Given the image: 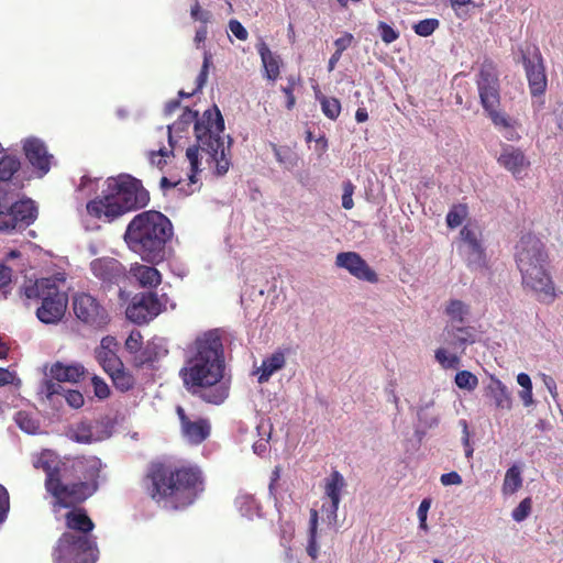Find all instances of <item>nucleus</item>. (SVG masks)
I'll return each mask as SVG.
<instances>
[{"label":"nucleus","mask_w":563,"mask_h":563,"mask_svg":"<svg viewBox=\"0 0 563 563\" xmlns=\"http://www.w3.org/2000/svg\"><path fill=\"white\" fill-rule=\"evenodd\" d=\"M295 85H296V78L294 76H290V77H288V85L283 86L280 88L287 98L286 107L289 110L295 106V102H296V99L294 96Z\"/></svg>","instance_id":"nucleus-52"},{"label":"nucleus","mask_w":563,"mask_h":563,"mask_svg":"<svg viewBox=\"0 0 563 563\" xmlns=\"http://www.w3.org/2000/svg\"><path fill=\"white\" fill-rule=\"evenodd\" d=\"M10 508L9 493L3 485L0 484V522L7 518Z\"/></svg>","instance_id":"nucleus-54"},{"label":"nucleus","mask_w":563,"mask_h":563,"mask_svg":"<svg viewBox=\"0 0 563 563\" xmlns=\"http://www.w3.org/2000/svg\"><path fill=\"white\" fill-rule=\"evenodd\" d=\"M450 2L459 18L466 19L468 16L470 10L467 5L471 3V0H450Z\"/></svg>","instance_id":"nucleus-57"},{"label":"nucleus","mask_w":563,"mask_h":563,"mask_svg":"<svg viewBox=\"0 0 563 563\" xmlns=\"http://www.w3.org/2000/svg\"><path fill=\"white\" fill-rule=\"evenodd\" d=\"M497 161L500 166L510 172L517 179H521L530 166V162L525 153L520 148L510 145L503 147Z\"/></svg>","instance_id":"nucleus-22"},{"label":"nucleus","mask_w":563,"mask_h":563,"mask_svg":"<svg viewBox=\"0 0 563 563\" xmlns=\"http://www.w3.org/2000/svg\"><path fill=\"white\" fill-rule=\"evenodd\" d=\"M229 30L239 40H242V41L246 40V29L238 20H231L229 22Z\"/></svg>","instance_id":"nucleus-61"},{"label":"nucleus","mask_w":563,"mask_h":563,"mask_svg":"<svg viewBox=\"0 0 563 563\" xmlns=\"http://www.w3.org/2000/svg\"><path fill=\"white\" fill-rule=\"evenodd\" d=\"M11 278L12 269L3 264H0V290L10 285Z\"/></svg>","instance_id":"nucleus-62"},{"label":"nucleus","mask_w":563,"mask_h":563,"mask_svg":"<svg viewBox=\"0 0 563 563\" xmlns=\"http://www.w3.org/2000/svg\"><path fill=\"white\" fill-rule=\"evenodd\" d=\"M439 20L437 19L421 20L413 25V31L419 36L427 37L430 36L439 27Z\"/></svg>","instance_id":"nucleus-45"},{"label":"nucleus","mask_w":563,"mask_h":563,"mask_svg":"<svg viewBox=\"0 0 563 563\" xmlns=\"http://www.w3.org/2000/svg\"><path fill=\"white\" fill-rule=\"evenodd\" d=\"M71 510L65 515V526L76 534L91 536V531L95 529V523L87 515L86 509L78 508L77 506L70 507Z\"/></svg>","instance_id":"nucleus-26"},{"label":"nucleus","mask_w":563,"mask_h":563,"mask_svg":"<svg viewBox=\"0 0 563 563\" xmlns=\"http://www.w3.org/2000/svg\"><path fill=\"white\" fill-rule=\"evenodd\" d=\"M108 375L111 377L114 387L122 393L131 390L135 385L134 376L125 371L124 365Z\"/></svg>","instance_id":"nucleus-34"},{"label":"nucleus","mask_w":563,"mask_h":563,"mask_svg":"<svg viewBox=\"0 0 563 563\" xmlns=\"http://www.w3.org/2000/svg\"><path fill=\"white\" fill-rule=\"evenodd\" d=\"M335 265L340 268L346 269L357 279L368 283H376L378 280L377 274L356 252L339 253L335 257Z\"/></svg>","instance_id":"nucleus-18"},{"label":"nucleus","mask_w":563,"mask_h":563,"mask_svg":"<svg viewBox=\"0 0 563 563\" xmlns=\"http://www.w3.org/2000/svg\"><path fill=\"white\" fill-rule=\"evenodd\" d=\"M261 439L253 444V452L258 456H263L268 452L272 426L267 420H261L256 427Z\"/></svg>","instance_id":"nucleus-33"},{"label":"nucleus","mask_w":563,"mask_h":563,"mask_svg":"<svg viewBox=\"0 0 563 563\" xmlns=\"http://www.w3.org/2000/svg\"><path fill=\"white\" fill-rule=\"evenodd\" d=\"M85 371L81 365H64L55 363L51 367V375L53 379L58 382L77 383L84 375Z\"/></svg>","instance_id":"nucleus-30"},{"label":"nucleus","mask_w":563,"mask_h":563,"mask_svg":"<svg viewBox=\"0 0 563 563\" xmlns=\"http://www.w3.org/2000/svg\"><path fill=\"white\" fill-rule=\"evenodd\" d=\"M14 378L15 374L13 372L0 367V387L12 384Z\"/></svg>","instance_id":"nucleus-63"},{"label":"nucleus","mask_w":563,"mask_h":563,"mask_svg":"<svg viewBox=\"0 0 563 563\" xmlns=\"http://www.w3.org/2000/svg\"><path fill=\"white\" fill-rule=\"evenodd\" d=\"M181 119L185 123L195 121L197 145L189 146L186 151V156L190 163V181L196 183L195 175L199 170L200 154L201 157H206L208 164H216L219 175L225 174L230 166V161L227 157L229 146H224L220 135L224 130V121L220 110L217 107L212 110H206L202 117L198 119V112L186 109Z\"/></svg>","instance_id":"nucleus-3"},{"label":"nucleus","mask_w":563,"mask_h":563,"mask_svg":"<svg viewBox=\"0 0 563 563\" xmlns=\"http://www.w3.org/2000/svg\"><path fill=\"white\" fill-rule=\"evenodd\" d=\"M64 394L67 404L73 408L78 409L85 402L84 396L78 390H65Z\"/></svg>","instance_id":"nucleus-55"},{"label":"nucleus","mask_w":563,"mask_h":563,"mask_svg":"<svg viewBox=\"0 0 563 563\" xmlns=\"http://www.w3.org/2000/svg\"><path fill=\"white\" fill-rule=\"evenodd\" d=\"M73 474L79 479L65 484L67 488L59 498V510L78 506L92 496L99 488L102 463L96 456H76L69 465Z\"/></svg>","instance_id":"nucleus-8"},{"label":"nucleus","mask_w":563,"mask_h":563,"mask_svg":"<svg viewBox=\"0 0 563 563\" xmlns=\"http://www.w3.org/2000/svg\"><path fill=\"white\" fill-rule=\"evenodd\" d=\"M441 341L452 351L463 353L467 345L475 343L476 335L472 327L446 324L441 334Z\"/></svg>","instance_id":"nucleus-21"},{"label":"nucleus","mask_w":563,"mask_h":563,"mask_svg":"<svg viewBox=\"0 0 563 563\" xmlns=\"http://www.w3.org/2000/svg\"><path fill=\"white\" fill-rule=\"evenodd\" d=\"M340 503L330 501L329 505H322V512L324 514V521L329 526H335L338 521V510Z\"/></svg>","instance_id":"nucleus-49"},{"label":"nucleus","mask_w":563,"mask_h":563,"mask_svg":"<svg viewBox=\"0 0 563 563\" xmlns=\"http://www.w3.org/2000/svg\"><path fill=\"white\" fill-rule=\"evenodd\" d=\"M454 382L461 389L474 390L478 385V378L470 371H460L456 373Z\"/></svg>","instance_id":"nucleus-44"},{"label":"nucleus","mask_w":563,"mask_h":563,"mask_svg":"<svg viewBox=\"0 0 563 563\" xmlns=\"http://www.w3.org/2000/svg\"><path fill=\"white\" fill-rule=\"evenodd\" d=\"M477 88L481 103L489 118L499 113V81L490 65H484L481 68L477 78Z\"/></svg>","instance_id":"nucleus-14"},{"label":"nucleus","mask_w":563,"mask_h":563,"mask_svg":"<svg viewBox=\"0 0 563 563\" xmlns=\"http://www.w3.org/2000/svg\"><path fill=\"white\" fill-rule=\"evenodd\" d=\"M195 349L196 353L179 372L184 386L203 401L220 405L228 397V387L221 383L224 355L219 330H210L198 336Z\"/></svg>","instance_id":"nucleus-1"},{"label":"nucleus","mask_w":563,"mask_h":563,"mask_svg":"<svg viewBox=\"0 0 563 563\" xmlns=\"http://www.w3.org/2000/svg\"><path fill=\"white\" fill-rule=\"evenodd\" d=\"M21 168L20 158L15 155H3L0 159V181H9Z\"/></svg>","instance_id":"nucleus-38"},{"label":"nucleus","mask_w":563,"mask_h":563,"mask_svg":"<svg viewBox=\"0 0 563 563\" xmlns=\"http://www.w3.org/2000/svg\"><path fill=\"white\" fill-rule=\"evenodd\" d=\"M286 366V354L278 349L272 354L266 355L261 365H253L252 375L256 377L260 384L269 382L272 376Z\"/></svg>","instance_id":"nucleus-23"},{"label":"nucleus","mask_w":563,"mask_h":563,"mask_svg":"<svg viewBox=\"0 0 563 563\" xmlns=\"http://www.w3.org/2000/svg\"><path fill=\"white\" fill-rule=\"evenodd\" d=\"M494 125L499 130V132L504 135L508 141H517L520 139V134L517 131V123L515 120L510 119L504 112H499L493 117H490Z\"/></svg>","instance_id":"nucleus-32"},{"label":"nucleus","mask_w":563,"mask_h":563,"mask_svg":"<svg viewBox=\"0 0 563 563\" xmlns=\"http://www.w3.org/2000/svg\"><path fill=\"white\" fill-rule=\"evenodd\" d=\"M37 210L32 200L15 201L13 192L0 187V231H12L30 225Z\"/></svg>","instance_id":"nucleus-10"},{"label":"nucleus","mask_w":563,"mask_h":563,"mask_svg":"<svg viewBox=\"0 0 563 563\" xmlns=\"http://www.w3.org/2000/svg\"><path fill=\"white\" fill-rule=\"evenodd\" d=\"M117 347L115 338L107 335L101 339L100 345L95 350L96 360L107 374L123 365L117 355Z\"/></svg>","instance_id":"nucleus-24"},{"label":"nucleus","mask_w":563,"mask_h":563,"mask_svg":"<svg viewBox=\"0 0 563 563\" xmlns=\"http://www.w3.org/2000/svg\"><path fill=\"white\" fill-rule=\"evenodd\" d=\"M32 465L34 468L42 470L45 473V489L53 497L52 510L54 514H57L59 511L62 493L67 489L62 481V462L58 455L52 450H42L33 455Z\"/></svg>","instance_id":"nucleus-11"},{"label":"nucleus","mask_w":563,"mask_h":563,"mask_svg":"<svg viewBox=\"0 0 563 563\" xmlns=\"http://www.w3.org/2000/svg\"><path fill=\"white\" fill-rule=\"evenodd\" d=\"M130 273L144 288H156L162 283V275L153 265L135 263Z\"/></svg>","instance_id":"nucleus-27"},{"label":"nucleus","mask_w":563,"mask_h":563,"mask_svg":"<svg viewBox=\"0 0 563 563\" xmlns=\"http://www.w3.org/2000/svg\"><path fill=\"white\" fill-rule=\"evenodd\" d=\"M444 313L448 317L446 324L463 325L470 314V307L459 299H451L446 302Z\"/></svg>","instance_id":"nucleus-29"},{"label":"nucleus","mask_w":563,"mask_h":563,"mask_svg":"<svg viewBox=\"0 0 563 563\" xmlns=\"http://www.w3.org/2000/svg\"><path fill=\"white\" fill-rule=\"evenodd\" d=\"M190 14H191V18L194 20L200 21L203 24L208 23L209 20H210V16H211L209 11H206V10L201 9L200 3H199L198 0H195V3H194V5L191 7V10H190Z\"/></svg>","instance_id":"nucleus-53"},{"label":"nucleus","mask_w":563,"mask_h":563,"mask_svg":"<svg viewBox=\"0 0 563 563\" xmlns=\"http://www.w3.org/2000/svg\"><path fill=\"white\" fill-rule=\"evenodd\" d=\"M353 35L351 33H344L341 37L334 41L335 52L343 53L353 42Z\"/></svg>","instance_id":"nucleus-60"},{"label":"nucleus","mask_w":563,"mask_h":563,"mask_svg":"<svg viewBox=\"0 0 563 563\" xmlns=\"http://www.w3.org/2000/svg\"><path fill=\"white\" fill-rule=\"evenodd\" d=\"M58 282L64 283L65 278L53 276L29 280L22 288L27 300L41 302L36 309V317L45 324L59 322L67 309L68 296L60 289Z\"/></svg>","instance_id":"nucleus-7"},{"label":"nucleus","mask_w":563,"mask_h":563,"mask_svg":"<svg viewBox=\"0 0 563 563\" xmlns=\"http://www.w3.org/2000/svg\"><path fill=\"white\" fill-rule=\"evenodd\" d=\"M70 439L84 444H89L93 440L91 426L86 422L77 423L71 430Z\"/></svg>","instance_id":"nucleus-41"},{"label":"nucleus","mask_w":563,"mask_h":563,"mask_svg":"<svg viewBox=\"0 0 563 563\" xmlns=\"http://www.w3.org/2000/svg\"><path fill=\"white\" fill-rule=\"evenodd\" d=\"M377 30L379 32L382 41L386 44H390L399 37V32H397L386 22H378Z\"/></svg>","instance_id":"nucleus-48"},{"label":"nucleus","mask_w":563,"mask_h":563,"mask_svg":"<svg viewBox=\"0 0 563 563\" xmlns=\"http://www.w3.org/2000/svg\"><path fill=\"white\" fill-rule=\"evenodd\" d=\"M174 233L172 221L162 212L147 210L129 222L123 240L129 250L144 262L156 265L164 261L166 245Z\"/></svg>","instance_id":"nucleus-4"},{"label":"nucleus","mask_w":563,"mask_h":563,"mask_svg":"<svg viewBox=\"0 0 563 563\" xmlns=\"http://www.w3.org/2000/svg\"><path fill=\"white\" fill-rule=\"evenodd\" d=\"M346 486L343 475L333 471L324 478V495L330 501L341 503L342 490Z\"/></svg>","instance_id":"nucleus-31"},{"label":"nucleus","mask_w":563,"mask_h":563,"mask_svg":"<svg viewBox=\"0 0 563 563\" xmlns=\"http://www.w3.org/2000/svg\"><path fill=\"white\" fill-rule=\"evenodd\" d=\"M90 272L97 278L102 287L119 285L126 277L125 267L117 258L103 256L90 262Z\"/></svg>","instance_id":"nucleus-16"},{"label":"nucleus","mask_w":563,"mask_h":563,"mask_svg":"<svg viewBox=\"0 0 563 563\" xmlns=\"http://www.w3.org/2000/svg\"><path fill=\"white\" fill-rule=\"evenodd\" d=\"M255 47L262 60L264 77L276 81L280 74L282 59L279 55L272 52L262 37L257 40Z\"/></svg>","instance_id":"nucleus-25"},{"label":"nucleus","mask_w":563,"mask_h":563,"mask_svg":"<svg viewBox=\"0 0 563 563\" xmlns=\"http://www.w3.org/2000/svg\"><path fill=\"white\" fill-rule=\"evenodd\" d=\"M92 385L95 389V395L100 399H106L110 395L109 386L99 377L95 376L92 378Z\"/></svg>","instance_id":"nucleus-56"},{"label":"nucleus","mask_w":563,"mask_h":563,"mask_svg":"<svg viewBox=\"0 0 563 563\" xmlns=\"http://www.w3.org/2000/svg\"><path fill=\"white\" fill-rule=\"evenodd\" d=\"M201 484L198 467H178L158 461L150 463L142 478V487L152 500L164 501L176 509L192 504Z\"/></svg>","instance_id":"nucleus-2"},{"label":"nucleus","mask_w":563,"mask_h":563,"mask_svg":"<svg viewBox=\"0 0 563 563\" xmlns=\"http://www.w3.org/2000/svg\"><path fill=\"white\" fill-rule=\"evenodd\" d=\"M211 64H212L211 54L209 52H205L202 67H201L199 75L196 78V88L192 90V92H189V93L179 91L180 97H190L203 88V86L207 82L209 68H210Z\"/></svg>","instance_id":"nucleus-40"},{"label":"nucleus","mask_w":563,"mask_h":563,"mask_svg":"<svg viewBox=\"0 0 563 563\" xmlns=\"http://www.w3.org/2000/svg\"><path fill=\"white\" fill-rule=\"evenodd\" d=\"M516 263L523 288L540 302L552 303L558 295L549 255L541 240L530 233L522 235L516 246Z\"/></svg>","instance_id":"nucleus-5"},{"label":"nucleus","mask_w":563,"mask_h":563,"mask_svg":"<svg viewBox=\"0 0 563 563\" xmlns=\"http://www.w3.org/2000/svg\"><path fill=\"white\" fill-rule=\"evenodd\" d=\"M22 147L26 159L40 176L46 175L51 169L53 155L48 153L45 143L37 137H29L23 141Z\"/></svg>","instance_id":"nucleus-19"},{"label":"nucleus","mask_w":563,"mask_h":563,"mask_svg":"<svg viewBox=\"0 0 563 563\" xmlns=\"http://www.w3.org/2000/svg\"><path fill=\"white\" fill-rule=\"evenodd\" d=\"M440 482L443 486L461 485L463 483L461 475L454 471L442 474Z\"/></svg>","instance_id":"nucleus-59"},{"label":"nucleus","mask_w":563,"mask_h":563,"mask_svg":"<svg viewBox=\"0 0 563 563\" xmlns=\"http://www.w3.org/2000/svg\"><path fill=\"white\" fill-rule=\"evenodd\" d=\"M163 310V305L155 292H143L134 296L126 308V317L137 324L147 323Z\"/></svg>","instance_id":"nucleus-15"},{"label":"nucleus","mask_w":563,"mask_h":563,"mask_svg":"<svg viewBox=\"0 0 563 563\" xmlns=\"http://www.w3.org/2000/svg\"><path fill=\"white\" fill-rule=\"evenodd\" d=\"M176 413L180 422L181 435L192 445L205 442L211 433V423L207 418L191 420L181 406H177Z\"/></svg>","instance_id":"nucleus-17"},{"label":"nucleus","mask_w":563,"mask_h":563,"mask_svg":"<svg viewBox=\"0 0 563 563\" xmlns=\"http://www.w3.org/2000/svg\"><path fill=\"white\" fill-rule=\"evenodd\" d=\"M523 65L531 95H543L547 90L548 79L543 58L539 51L531 58L523 56Z\"/></svg>","instance_id":"nucleus-20"},{"label":"nucleus","mask_w":563,"mask_h":563,"mask_svg":"<svg viewBox=\"0 0 563 563\" xmlns=\"http://www.w3.org/2000/svg\"><path fill=\"white\" fill-rule=\"evenodd\" d=\"M172 154L166 148H159L158 151H151L148 153V159L151 165L156 166L159 169H163L166 165V157Z\"/></svg>","instance_id":"nucleus-50"},{"label":"nucleus","mask_w":563,"mask_h":563,"mask_svg":"<svg viewBox=\"0 0 563 563\" xmlns=\"http://www.w3.org/2000/svg\"><path fill=\"white\" fill-rule=\"evenodd\" d=\"M430 507H431V500L428 498H424L420 503L418 511H417L419 521H423V519H427L428 511H429Z\"/></svg>","instance_id":"nucleus-64"},{"label":"nucleus","mask_w":563,"mask_h":563,"mask_svg":"<svg viewBox=\"0 0 563 563\" xmlns=\"http://www.w3.org/2000/svg\"><path fill=\"white\" fill-rule=\"evenodd\" d=\"M522 486L521 471L517 465L509 467L503 483L504 495H512Z\"/></svg>","instance_id":"nucleus-37"},{"label":"nucleus","mask_w":563,"mask_h":563,"mask_svg":"<svg viewBox=\"0 0 563 563\" xmlns=\"http://www.w3.org/2000/svg\"><path fill=\"white\" fill-rule=\"evenodd\" d=\"M316 98L320 102L321 110L327 118L335 120L340 115L341 103L336 98L327 97L320 92L316 95Z\"/></svg>","instance_id":"nucleus-39"},{"label":"nucleus","mask_w":563,"mask_h":563,"mask_svg":"<svg viewBox=\"0 0 563 563\" xmlns=\"http://www.w3.org/2000/svg\"><path fill=\"white\" fill-rule=\"evenodd\" d=\"M143 345V336L139 331H132L125 340V349L130 353H136Z\"/></svg>","instance_id":"nucleus-51"},{"label":"nucleus","mask_w":563,"mask_h":563,"mask_svg":"<svg viewBox=\"0 0 563 563\" xmlns=\"http://www.w3.org/2000/svg\"><path fill=\"white\" fill-rule=\"evenodd\" d=\"M274 151H275L276 159L280 164L285 165L287 168L294 166V157H292V154L290 153V151L282 150V148H277V147H275Z\"/></svg>","instance_id":"nucleus-58"},{"label":"nucleus","mask_w":563,"mask_h":563,"mask_svg":"<svg viewBox=\"0 0 563 563\" xmlns=\"http://www.w3.org/2000/svg\"><path fill=\"white\" fill-rule=\"evenodd\" d=\"M318 519V511L316 509H311L309 520V536L306 551L312 560H316L319 555V545L317 542Z\"/></svg>","instance_id":"nucleus-35"},{"label":"nucleus","mask_w":563,"mask_h":563,"mask_svg":"<svg viewBox=\"0 0 563 563\" xmlns=\"http://www.w3.org/2000/svg\"><path fill=\"white\" fill-rule=\"evenodd\" d=\"M532 501L527 497L512 510L511 517L515 521L521 522L528 518L531 512Z\"/></svg>","instance_id":"nucleus-46"},{"label":"nucleus","mask_w":563,"mask_h":563,"mask_svg":"<svg viewBox=\"0 0 563 563\" xmlns=\"http://www.w3.org/2000/svg\"><path fill=\"white\" fill-rule=\"evenodd\" d=\"M460 236L459 252L466 265L474 271L484 268L486 266V254L479 230L476 227L464 225Z\"/></svg>","instance_id":"nucleus-13"},{"label":"nucleus","mask_w":563,"mask_h":563,"mask_svg":"<svg viewBox=\"0 0 563 563\" xmlns=\"http://www.w3.org/2000/svg\"><path fill=\"white\" fill-rule=\"evenodd\" d=\"M432 402L421 406L418 410V419L421 427L431 429L438 426L439 416L431 410Z\"/></svg>","instance_id":"nucleus-43"},{"label":"nucleus","mask_w":563,"mask_h":563,"mask_svg":"<svg viewBox=\"0 0 563 563\" xmlns=\"http://www.w3.org/2000/svg\"><path fill=\"white\" fill-rule=\"evenodd\" d=\"M485 394L489 397L498 409L510 410L512 400L507 387L499 379H492L485 388Z\"/></svg>","instance_id":"nucleus-28"},{"label":"nucleus","mask_w":563,"mask_h":563,"mask_svg":"<svg viewBox=\"0 0 563 563\" xmlns=\"http://www.w3.org/2000/svg\"><path fill=\"white\" fill-rule=\"evenodd\" d=\"M148 202L150 194L142 181L123 174L107 179V190L87 203V212L111 222L126 212L144 208Z\"/></svg>","instance_id":"nucleus-6"},{"label":"nucleus","mask_w":563,"mask_h":563,"mask_svg":"<svg viewBox=\"0 0 563 563\" xmlns=\"http://www.w3.org/2000/svg\"><path fill=\"white\" fill-rule=\"evenodd\" d=\"M62 382L46 379L41 387V393L46 396L47 399H52L55 395H62L65 393V389L60 385Z\"/></svg>","instance_id":"nucleus-47"},{"label":"nucleus","mask_w":563,"mask_h":563,"mask_svg":"<svg viewBox=\"0 0 563 563\" xmlns=\"http://www.w3.org/2000/svg\"><path fill=\"white\" fill-rule=\"evenodd\" d=\"M71 306L76 319L92 330H104L111 321L106 306L89 292L75 294Z\"/></svg>","instance_id":"nucleus-12"},{"label":"nucleus","mask_w":563,"mask_h":563,"mask_svg":"<svg viewBox=\"0 0 563 563\" xmlns=\"http://www.w3.org/2000/svg\"><path fill=\"white\" fill-rule=\"evenodd\" d=\"M98 553L92 536L63 532L53 547L52 560L53 563H96Z\"/></svg>","instance_id":"nucleus-9"},{"label":"nucleus","mask_w":563,"mask_h":563,"mask_svg":"<svg viewBox=\"0 0 563 563\" xmlns=\"http://www.w3.org/2000/svg\"><path fill=\"white\" fill-rule=\"evenodd\" d=\"M450 350L445 345L437 349L434 352V358L443 369H456L461 364L460 356L454 352H450Z\"/></svg>","instance_id":"nucleus-36"},{"label":"nucleus","mask_w":563,"mask_h":563,"mask_svg":"<svg viewBox=\"0 0 563 563\" xmlns=\"http://www.w3.org/2000/svg\"><path fill=\"white\" fill-rule=\"evenodd\" d=\"M467 207L465 205L453 206L446 214V224L451 229H455L462 224L467 217Z\"/></svg>","instance_id":"nucleus-42"}]
</instances>
